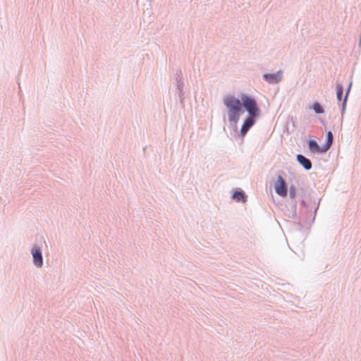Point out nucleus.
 I'll return each mask as SVG.
<instances>
[{
  "instance_id": "nucleus-1",
  "label": "nucleus",
  "mask_w": 361,
  "mask_h": 361,
  "mask_svg": "<svg viewBox=\"0 0 361 361\" xmlns=\"http://www.w3.org/2000/svg\"><path fill=\"white\" fill-rule=\"evenodd\" d=\"M224 104L228 109V121L237 123L240 114L243 113V106L246 109L250 116L253 117L259 115V110L257 106L256 101L246 95L241 97V101L232 95H227L223 100Z\"/></svg>"
},
{
  "instance_id": "nucleus-2",
  "label": "nucleus",
  "mask_w": 361,
  "mask_h": 361,
  "mask_svg": "<svg viewBox=\"0 0 361 361\" xmlns=\"http://www.w3.org/2000/svg\"><path fill=\"white\" fill-rule=\"evenodd\" d=\"M333 142V134L331 131L327 133V140L324 145L319 147L317 142L314 140H310L308 142L309 149L312 153H324L326 152L331 146Z\"/></svg>"
},
{
  "instance_id": "nucleus-3",
  "label": "nucleus",
  "mask_w": 361,
  "mask_h": 361,
  "mask_svg": "<svg viewBox=\"0 0 361 361\" xmlns=\"http://www.w3.org/2000/svg\"><path fill=\"white\" fill-rule=\"evenodd\" d=\"M276 192L281 196L286 197L287 195V186L286 182L281 176L277 177V181L274 186Z\"/></svg>"
},
{
  "instance_id": "nucleus-4",
  "label": "nucleus",
  "mask_w": 361,
  "mask_h": 361,
  "mask_svg": "<svg viewBox=\"0 0 361 361\" xmlns=\"http://www.w3.org/2000/svg\"><path fill=\"white\" fill-rule=\"evenodd\" d=\"M32 254L33 257V262L34 264L38 267H41L42 265V257L41 250L38 247H34L32 250Z\"/></svg>"
},
{
  "instance_id": "nucleus-5",
  "label": "nucleus",
  "mask_w": 361,
  "mask_h": 361,
  "mask_svg": "<svg viewBox=\"0 0 361 361\" xmlns=\"http://www.w3.org/2000/svg\"><path fill=\"white\" fill-rule=\"evenodd\" d=\"M254 123H255V119H254V117L252 116H250V117H248L245 119L243 125L242 126L241 130H240V133L243 136H244L247 133V130L254 124Z\"/></svg>"
},
{
  "instance_id": "nucleus-6",
  "label": "nucleus",
  "mask_w": 361,
  "mask_h": 361,
  "mask_svg": "<svg viewBox=\"0 0 361 361\" xmlns=\"http://www.w3.org/2000/svg\"><path fill=\"white\" fill-rule=\"evenodd\" d=\"M264 78L270 83H276L281 80V76L279 73L274 74H264Z\"/></svg>"
},
{
  "instance_id": "nucleus-7",
  "label": "nucleus",
  "mask_w": 361,
  "mask_h": 361,
  "mask_svg": "<svg viewBox=\"0 0 361 361\" xmlns=\"http://www.w3.org/2000/svg\"><path fill=\"white\" fill-rule=\"evenodd\" d=\"M297 160L301 165H302L305 169L310 170L312 168L311 161L303 155L298 154L297 156Z\"/></svg>"
},
{
  "instance_id": "nucleus-8",
  "label": "nucleus",
  "mask_w": 361,
  "mask_h": 361,
  "mask_svg": "<svg viewBox=\"0 0 361 361\" xmlns=\"http://www.w3.org/2000/svg\"><path fill=\"white\" fill-rule=\"evenodd\" d=\"M233 198L237 202L242 201L245 202L246 201V196L243 192H235L233 195Z\"/></svg>"
},
{
  "instance_id": "nucleus-9",
  "label": "nucleus",
  "mask_w": 361,
  "mask_h": 361,
  "mask_svg": "<svg viewBox=\"0 0 361 361\" xmlns=\"http://www.w3.org/2000/svg\"><path fill=\"white\" fill-rule=\"evenodd\" d=\"M342 94H343V87L341 84H337L336 85V97L339 102L341 100Z\"/></svg>"
},
{
  "instance_id": "nucleus-10",
  "label": "nucleus",
  "mask_w": 361,
  "mask_h": 361,
  "mask_svg": "<svg viewBox=\"0 0 361 361\" xmlns=\"http://www.w3.org/2000/svg\"><path fill=\"white\" fill-rule=\"evenodd\" d=\"M313 109L317 114H322L324 112L322 106L318 102L313 104Z\"/></svg>"
},
{
  "instance_id": "nucleus-11",
  "label": "nucleus",
  "mask_w": 361,
  "mask_h": 361,
  "mask_svg": "<svg viewBox=\"0 0 361 361\" xmlns=\"http://www.w3.org/2000/svg\"><path fill=\"white\" fill-rule=\"evenodd\" d=\"M350 86H351V83L350 84L349 87H348V90H347L346 94H345V98H344V100H343V104H345V103L346 102V100H347V96H348V92H349V91H350Z\"/></svg>"
}]
</instances>
